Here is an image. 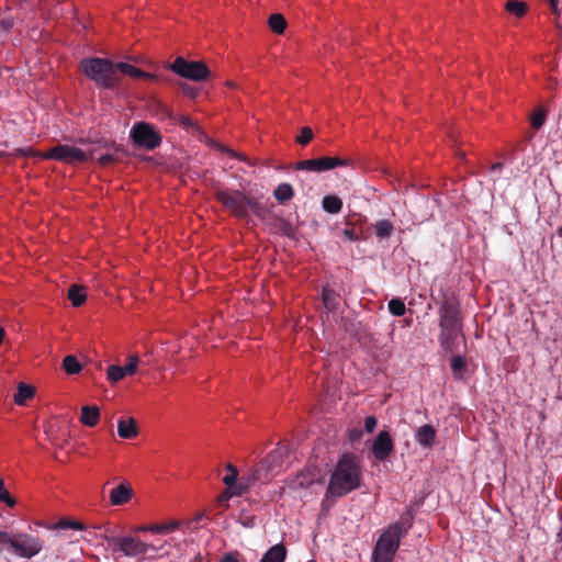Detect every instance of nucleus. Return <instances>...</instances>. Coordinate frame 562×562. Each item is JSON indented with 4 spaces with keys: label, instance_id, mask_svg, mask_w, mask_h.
I'll list each match as a JSON object with an SVG mask.
<instances>
[{
    "label": "nucleus",
    "instance_id": "32",
    "mask_svg": "<svg viewBox=\"0 0 562 562\" xmlns=\"http://www.w3.org/2000/svg\"><path fill=\"white\" fill-rule=\"evenodd\" d=\"M168 116L173 120L176 123H178L180 126H182L184 130H198L196 124L192 121V119L188 115H175L168 110Z\"/></svg>",
    "mask_w": 562,
    "mask_h": 562
},
{
    "label": "nucleus",
    "instance_id": "13",
    "mask_svg": "<svg viewBox=\"0 0 562 562\" xmlns=\"http://www.w3.org/2000/svg\"><path fill=\"white\" fill-rule=\"evenodd\" d=\"M436 437L437 430L429 424L419 427L415 434L416 441L424 448H431L435 445Z\"/></svg>",
    "mask_w": 562,
    "mask_h": 562
},
{
    "label": "nucleus",
    "instance_id": "57",
    "mask_svg": "<svg viewBox=\"0 0 562 562\" xmlns=\"http://www.w3.org/2000/svg\"><path fill=\"white\" fill-rule=\"evenodd\" d=\"M1 23H2V25H3V26H5V27L10 26V23H9V22H5L4 20H2V22H1Z\"/></svg>",
    "mask_w": 562,
    "mask_h": 562
},
{
    "label": "nucleus",
    "instance_id": "31",
    "mask_svg": "<svg viewBox=\"0 0 562 562\" xmlns=\"http://www.w3.org/2000/svg\"><path fill=\"white\" fill-rule=\"evenodd\" d=\"M547 120V111L539 106L537 108L530 116V124L535 130H539L543 126Z\"/></svg>",
    "mask_w": 562,
    "mask_h": 562
},
{
    "label": "nucleus",
    "instance_id": "56",
    "mask_svg": "<svg viewBox=\"0 0 562 562\" xmlns=\"http://www.w3.org/2000/svg\"><path fill=\"white\" fill-rule=\"evenodd\" d=\"M3 336H4V330H3V328L0 326V345L2 344Z\"/></svg>",
    "mask_w": 562,
    "mask_h": 562
},
{
    "label": "nucleus",
    "instance_id": "26",
    "mask_svg": "<svg viewBox=\"0 0 562 562\" xmlns=\"http://www.w3.org/2000/svg\"><path fill=\"white\" fill-rule=\"evenodd\" d=\"M450 367L453 376L456 379H462L467 370V360L463 356H453L451 358Z\"/></svg>",
    "mask_w": 562,
    "mask_h": 562
},
{
    "label": "nucleus",
    "instance_id": "41",
    "mask_svg": "<svg viewBox=\"0 0 562 562\" xmlns=\"http://www.w3.org/2000/svg\"><path fill=\"white\" fill-rule=\"evenodd\" d=\"M0 502L5 503L9 507H13L15 505V501L4 488V481L2 479H0Z\"/></svg>",
    "mask_w": 562,
    "mask_h": 562
},
{
    "label": "nucleus",
    "instance_id": "58",
    "mask_svg": "<svg viewBox=\"0 0 562 562\" xmlns=\"http://www.w3.org/2000/svg\"><path fill=\"white\" fill-rule=\"evenodd\" d=\"M450 137H451V138H453V140L456 142V138H454V137H456V134H454V132H451Z\"/></svg>",
    "mask_w": 562,
    "mask_h": 562
},
{
    "label": "nucleus",
    "instance_id": "9",
    "mask_svg": "<svg viewBox=\"0 0 562 562\" xmlns=\"http://www.w3.org/2000/svg\"><path fill=\"white\" fill-rule=\"evenodd\" d=\"M351 160L348 158L339 157H321L316 159L301 160L296 164V170H306L312 172H323L331 170L336 167L349 166Z\"/></svg>",
    "mask_w": 562,
    "mask_h": 562
},
{
    "label": "nucleus",
    "instance_id": "44",
    "mask_svg": "<svg viewBox=\"0 0 562 562\" xmlns=\"http://www.w3.org/2000/svg\"><path fill=\"white\" fill-rule=\"evenodd\" d=\"M58 527L60 528H72V529H76V530H81L83 529V525L81 522H78V521H66V520H60L58 522Z\"/></svg>",
    "mask_w": 562,
    "mask_h": 562
},
{
    "label": "nucleus",
    "instance_id": "12",
    "mask_svg": "<svg viewBox=\"0 0 562 562\" xmlns=\"http://www.w3.org/2000/svg\"><path fill=\"white\" fill-rule=\"evenodd\" d=\"M393 449V440L386 430L378 434L371 448L374 458L379 461H384L392 453Z\"/></svg>",
    "mask_w": 562,
    "mask_h": 562
},
{
    "label": "nucleus",
    "instance_id": "54",
    "mask_svg": "<svg viewBox=\"0 0 562 562\" xmlns=\"http://www.w3.org/2000/svg\"><path fill=\"white\" fill-rule=\"evenodd\" d=\"M288 448L286 447H279L274 452L282 456L283 453H286Z\"/></svg>",
    "mask_w": 562,
    "mask_h": 562
},
{
    "label": "nucleus",
    "instance_id": "2",
    "mask_svg": "<svg viewBox=\"0 0 562 562\" xmlns=\"http://www.w3.org/2000/svg\"><path fill=\"white\" fill-rule=\"evenodd\" d=\"M413 514L408 510L400 520L390 525L380 536L372 553L373 562H392L400 547L401 539L405 537L413 526Z\"/></svg>",
    "mask_w": 562,
    "mask_h": 562
},
{
    "label": "nucleus",
    "instance_id": "40",
    "mask_svg": "<svg viewBox=\"0 0 562 562\" xmlns=\"http://www.w3.org/2000/svg\"><path fill=\"white\" fill-rule=\"evenodd\" d=\"M16 535L0 530V544L8 546L12 551L14 549Z\"/></svg>",
    "mask_w": 562,
    "mask_h": 562
},
{
    "label": "nucleus",
    "instance_id": "7",
    "mask_svg": "<svg viewBox=\"0 0 562 562\" xmlns=\"http://www.w3.org/2000/svg\"><path fill=\"white\" fill-rule=\"evenodd\" d=\"M178 76L194 80L202 81L210 76V69L203 61H189L184 57H177L168 67Z\"/></svg>",
    "mask_w": 562,
    "mask_h": 562
},
{
    "label": "nucleus",
    "instance_id": "25",
    "mask_svg": "<svg viewBox=\"0 0 562 562\" xmlns=\"http://www.w3.org/2000/svg\"><path fill=\"white\" fill-rule=\"evenodd\" d=\"M322 206L327 213L337 214L342 209V201L337 195L329 194L323 198Z\"/></svg>",
    "mask_w": 562,
    "mask_h": 562
},
{
    "label": "nucleus",
    "instance_id": "8",
    "mask_svg": "<svg viewBox=\"0 0 562 562\" xmlns=\"http://www.w3.org/2000/svg\"><path fill=\"white\" fill-rule=\"evenodd\" d=\"M42 158L58 160L66 164L86 162L88 160V156L82 149L61 144L43 153Z\"/></svg>",
    "mask_w": 562,
    "mask_h": 562
},
{
    "label": "nucleus",
    "instance_id": "52",
    "mask_svg": "<svg viewBox=\"0 0 562 562\" xmlns=\"http://www.w3.org/2000/svg\"><path fill=\"white\" fill-rule=\"evenodd\" d=\"M30 153H31L30 148H27V149H24V148L16 149V155H19V156H27Z\"/></svg>",
    "mask_w": 562,
    "mask_h": 562
},
{
    "label": "nucleus",
    "instance_id": "6",
    "mask_svg": "<svg viewBox=\"0 0 562 562\" xmlns=\"http://www.w3.org/2000/svg\"><path fill=\"white\" fill-rule=\"evenodd\" d=\"M130 136L137 147L153 150L160 146L161 135L147 122H137L131 130Z\"/></svg>",
    "mask_w": 562,
    "mask_h": 562
},
{
    "label": "nucleus",
    "instance_id": "39",
    "mask_svg": "<svg viewBox=\"0 0 562 562\" xmlns=\"http://www.w3.org/2000/svg\"><path fill=\"white\" fill-rule=\"evenodd\" d=\"M127 360V364L123 367L124 372L126 373V375H133L137 370L139 359L136 355H131L128 356Z\"/></svg>",
    "mask_w": 562,
    "mask_h": 562
},
{
    "label": "nucleus",
    "instance_id": "29",
    "mask_svg": "<svg viewBox=\"0 0 562 562\" xmlns=\"http://www.w3.org/2000/svg\"><path fill=\"white\" fill-rule=\"evenodd\" d=\"M63 369L68 374H77L82 370V367L75 356L69 355L63 359Z\"/></svg>",
    "mask_w": 562,
    "mask_h": 562
},
{
    "label": "nucleus",
    "instance_id": "36",
    "mask_svg": "<svg viewBox=\"0 0 562 562\" xmlns=\"http://www.w3.org/2000/svg\"><path fill=\"white\" fill-rule=\"evenodd\" d=\"M124 376H126V373L124 372L123 367L112 364L108 368V379L112 383H116L120 380H122Z\"/></svg>",
    "mask_w": 562,
    "mask_h": 562
},
{
    "label": "nucleus",
    "instance_id": "4",
    "mask_svg": "<svg viewBox=\"0 0 562 562\" xmlns=\"http://www.w3.org/2000/svg\"><path fill=\"white\" fill-rule=\"evenodd\" d=\"M80 71L97 86L114 89L119 85V76L114 63L106 58L89 57L80 61Z\"/></svg>",
    "mask_w": 562,
    "mask_h": 562
},
{
    "label": "nucleus",
    "instance_id": "53",
    "mask_svg": "<svg viewBox=\"0 0 562 562\" xmlns=\"http://www.w3.org/2000/svg\"><path fill=\"white\" fill-rule=\"evenodd\" d=\"M503 165L501 162H495L491 166V171L492 172H496V171H501Z\"/></svg>",
    "mask_w": 562,
    "mask_h": 562
},
{
    "label": "nucleus",
    "instance_id": "51",
    "mask_svg": "<svg viewBox=\"0 0 562 562\" xmlns=\"http://www.w3.org/2000/svg\"><path fill=\"white\" fill-rule=\"evenodd\" d=\"M221 562H239V561L235 553L229 552V553L224 554V557L221 559Z\"/></svg>",
    "mask_w": 562,
    "mask_h": 562
},
{
    "label": "nucleus",
    "instance_id": "14",
    "mask_svg": "<svg viewBox=\"0 0 562 562\" xmlns=\"http://www.w3.org/2000/svg\"><path fill=\"white\" fill-rule=\"evenodd\" d=\"M460 329H440L439 342L443 350L453 352L458 347Z\"/></svg>",
    "mask_w": 562,
    "mask_h": 562
},
{
    "label": "nucleus",
    "instance_id": "27",
    "mask_svg": "<svg viewBox=\"0 0 562 562\" xmlns=\"http://www.w3.org/2000/svg\"><path fill=\"white\" fill-rule=\"evenodd\" d=\"M505 10L516 18H522L527 12V3L517 0H508Z\"/></svg>",
    "mask_w": 562,
    "mask_h": 562
},
{
    "label": "nucleus",
    "instance_id": "23",
    "mask_svg": "<svg viewBox=\"0 0 562 562\" xmlns=\"http://www.w3.org/2000/svg\"><path fill=\"white\" fill-rule=\"evenodd\" d=\"M67 297L71 301L72 306H81L87 300L86 288L79 284H72L68 290Z\"/></svg>",
    "mask_w": 562,
    "mask_h": 562
},
{
    "label": "nucleus",
    "instance_id": "1",
    "mask_svg": "<svg viewBox=\"0 0 562 562\" xmlns=\"http://www.w3.org/2000/svg\"><path fill=\"white\" fill-rule=\"evenodd\" d=\"M361 482L362 471L358 458L352 453L342 454L331 471L322 509H329L334 505L333 498L344 497L358 490Z\"/></svg>",
    "mask_w": 562,
    "mask_h": 562
},
{
    "label": "nucleus",
    "instance_id": "30",
    "mask_svg": "<svg viewBox=\"0 0 562 562\" xmlns=\"http://www.w3.org/2000/svg\"><path fill=\"white\" fill-rule=\"evenodd\" d=\"M393 224L387 220H381L374 225L375 235L379 238H387L393 233Z\"/></svg>",
    "mask_w": 562,
    "mask_h": 562
},
{
    "label": "nucleus",
    "instance_id": "16",
    "mask_svg": "<svg viewBox=\"0 0 562 562\" xmlns=\"http://www.w3.org/2000/svg\"><path fill=\"white\" fill-rule=\"evenodd\" d=\"M117 434L123 439H133L138 435V427L135 418H120L117 422Z\"/></svg>",
    "mask_w": 562,
    "mask_h": 562
},
{
    "label": "nucleus",
    "instance_id": "19",
    "mask_svg": "<svg viewBox=\"0 0 562 562\" xmlns=\"http://www.w3.org/2000/svg\"><path fill=\"white\" fill-rule=\"evenodd\" d=\"M100 418V411L98 406H82L80 422L88 427H94Z\"/></svg>",
    "mask_w": 562,
    "mask_h": 562
},
{
    "label": "nucleus",
    "instance_id": "3",
    "mask_svg": "<svg viewBox=\"0 0 562 562\" xmlns=\"http://www.w3.org/2000/svg\"><path fill=\"white\" fill-rule=\"evenodd\" d=\"M215 199L237 218H247L250 213L263 218L266 209L239 190L222 189L215 192Z\"/></svg>",
    "mask_w": 562,
    "mask_h": 562
},
{
    "label": "nucleus",
    "instance_id": "28",
    "mask_svg": "<svg viewBox=\"0 0 562 562\" xmlns=\"http://www.w3.org/2000/svg\"><path fill=\"white\" fill-rule=\"evenodd\" d=\"M268 24L272 32L282 34L286 27V21L280 13H273L269 16Z\"/></svg>",
    "mask_w": 562,
    "mask_h": 562
},
{
    "label": "nucleus",
    "instance_id": "33",
    "mask_svg": "<svg viewBox=\"0 0 562 562\" xmlns=\"http://www.w3.org/2000/svg\"><path fill=\"white\" fill-rule=\"evenodd\" d=\"M342 236L349 241H356L360 238L361 231L355 224L347 222L341 229Z\"/></svg>",
    "mask_w": 562,
    "mask_h": 562
},
{
    "label": "nucleus",
    "instance_id": "50",
    "mask_svg": "<svg viewBox=\"0 0 562 562\" xmlns=\"http://www.w3.org/2000/svg\"><path fill=\"white\" fill-rule=\"evenodd\" d=\"M239 521L247 528H252L255 526V517L240 518Z\"/></svg>",
    "mask_w": 562,
    "mask_h": 562
},
{
    "label": "nucleus",
    "instance_id": "38",
    "mask_svg": "<svg viewBox=\"0 0 562 562\" xmlns=\"http://www.w3.org/2000/svg\"><path fill=\"white\" fill-rule=\"evenodd\" d=\"M313 130L308 126H304L301 128V134L296 137V142L302 146H306L313 139Z\"/></svg>",
    "mask_w": 562,
    "mask_h": 562
},
{
    "label": "nucleus",
    "instance_id": "45",
    "mask_svg": "<svg viewBox=\"0 0 562 562\" xmlns=\"http://www.w3.org/2000/svg\"><path fill=\"white\" fill-rule=\"evenodd\" d=\"M378 420L374 416H368L364 420V429L368 432H372L376 427Z\"/></svg>",
    "mask_w": 562,
    "mask_h": 562
},
{
    "label": "nucleus",
    "instance_id": "49",
    "mask_svg": "<svg viewBox=\"0 0 562 562\" xmlns=\"http://www.w3.org/2000/svg\"><path fill=\"white\" fill-rule=\"evenodd\" d=\"M549 3H550V8H551L552 13L555 16H559L560 15L559 0H549Z\"/></svg>",
    "mask_w": 562,
    "mask_h": 562
},
{
    "label": "nucleus",
    "instance_id": "43",
    "mask_svg": "<svg viewBox=\"0 0 562 562\" xmlns=\"http://www.w3.org/2000/svg\"><path fill=\"white\" fill-rule=\"evenodd\" d=\"M181 90L186 95L192 99L199 94V90L195 87L189 86L188 83L181 85Z\"/></svg>",
    "mask_w": 562,
    "mask_h": 562
},
{
    "label": "nucleus",
    "instance_id": "35",
    "mask_svg": "<svg viewBox=\"0 0 562 562\" xmlns=\"http://www.w3.org/2000/svg\"><path fill=\"white\" fill-rule=\"evenodd\" d=\"M178 526H179L178 522H171L168 525H153L149 527H142L140 530L142 531L148 530L154 533H167V532L175 530Z\"/></svg>",
    "mask_w": 562,
    "mask_h": 562
},
{
    "label": "nucleus",
    "instance_id": "21",
    "mask_svg": "<svg viewBox=\"0 0 562 562\" xmlns=\"http://www.w3.org/2000/svg\"><path fill=\"white\" fill-rule=\"evenodd\" d=\"M286 549L282 543L272 546L261 558L260 562H284Z\"/></svg>",
    "mask_w": 562,
    "mask_h": 562
},
{
    "label": "nucleus",
    "instance_id": "5",
    "mask_svg": "<svg viewBox=\"0 0 562 562\" xmlns=\"http://www.w3.org/2000/svg\"><path fill=\"white\" fill-rule=\"evenodd\" d=\"M108 546L113 552H121L123 555L128 558H136L151 551H157V548L153 544H148L142 541L137 537L126 536H110L105 538Z\"/></svg>",
    "mask_w": 562,
    "mask_h": 562
},
{
    "label": "nucleus",
    "instance_id": "10",
    "mask_svg": "<svg viewBox=\"0 0 562 562\" xmlns=\"http://www.w3.org/2000/svg\"><path fill=\"white\" fill-rule=\"evenodd\" d=\"M440 329H462L458 303L446 297L439 308Z\"/></svg>",
    "mask_w": 562,
    "mask_h": 562
},
{
    "label": "nucleus",
    "instance_id": "34",
    "mask_svg": "<svg viewBox=\"0 0 562 562\" xmlns=\"http://www.w3.org/2000/svg\"><path fill=\"white\" fill-rule=\"evenodd\" d=\"M387 307L390 313L394 316H403L406 311L404 302L397 297L390 300Z\"/></svg>",
    "mask_w": 562,
    "mask_h": 562
},
{
    "label": "nucleus",
    "instance_id": "24",
    "mask_svg": "<svg viewBox=\"0 0 562 562\" xmlns=\"http://www.w3.org/2000/svg\"><path fill=\"white\" fill-rule=\"evenodd\" d=\"M273 196L279 203L284 204L294 196V190L290 183L283 182L274 189Z\"/></svg>",
    "mask_w": 562,
    "mask_h": 562
},
{
    "label": "nucleus",
    "instance_id": "47",
    "mask_svg": "<svg viewBox=\"0 0 562 562\" xmlns=\"http://www.w3.org/2000/svg\"><path fill=\"white\" fill-rule=\"evenodd\" d=\"M361 437H362V430L357 429V428L349 430V439H350L351 441H357V440H359Z\"/></svg>",
    "mask_w": 562,
    "mask_h": 562
},
{
    "label": "nucleus",
    "instance_id": "18",
    "mask_svg": "<svg viewBox=\"0 0 562 562\" xmlns=\"http://www.w3.org/2000/svg\"><path fill=\"white\" fill-rule=\"evenodd\" d=\"M35 387L26 384L24 382H20L18 384V392L14 394L13 401L19 406L26 405V402L34 397L35 395Z\"/></svg>",
    "mask_w": 562,
    "mask_h": 562
},
{
    "label": "nucleus",
    "instance_id": "37",
    "mask_svg": "<svg viewBox=\"0 0 562 562\" xmlns=\"http://www.w3.org/2000/svg\"><path fill=\"white\" fill-rule=\"evenodd\" d=\"M257 477L254 475L252 477L248 479L247 481H245V479L243 477L240 481H236L235 485L231 488L233 490L231 495H241L243 493H245L248 487L250 486V483L256 481Z\"/></svg>",
    "mask_w": 562,
    "mask_h": 562
},
{
    "label": "nucleus",
    "instance_id": "55",
    "mask_svg": "<svg viewBox=\"0 0 562 562\" xmlns=\"http://www.w3.org/2000/svg\"><path fill=\"white\" fill-rule=\"evenodd\" d=\"M226 470L228 471V473H232L233 471H238L236 467H234L232 463L226 464Z\"/></svg>",
    "mask_w": 562,
    "mask_h": 562
},
{
    "label": "nucleus",
    "instance_id": "42",
    "mask_svg": "<svg viewBox=\"0 0 562 562\" xmlns=\"http://www.w3.org/2000/svg\"><path fill=\"white\" fill-rule=\"evenodd\" d=\"M238 479V471H233L232 473H227L224 477H223V483L228 487V488H232L236 481Z\"/></svg>",
    "mask_w": 562,
    "mask_h": 562
},
{
    "label": "nucleus",
    "instance_id": "46",
    "mask_svg": "<svg viewBox=\"0 0 562 562\" xmlns=\"http://www.w3.org/2000/svg\"><path fill=\"white\" fill-rule=\"evenodd\" d=\"M114 161H115V157L111 154H104L98 158V162L103 167L109 166V165L113 164Z\"/></svg>",
    "mask_w": 562,
    "mask_h": 562
},
{
    "label": "nucleus",
    "instance_id": "11",
    "mask_svg": "<svg viewBox=\"0 0 562 562\" xmlns=\"http://www.w3.org/2000/svg\"><path fill=\"white\" fill-rule=\"evenodd\" d=\"M43 549V541L27 533H18L13 552L21 558L31 559Z\"/></svg>",
    "mask_w": 562,
    "mask_h": 562
},
{
    "label": "nucleus",
    "instance_id": "48",
    "mask_svg": "<svg viewBox=\"0 0 562 562\" xmlns=\"http://www.w3.org/2000/svg\"><path fill=\"white\" fill-rule=\"evenodd\" d=\"M282 229H283L284 235H286L288 237H292L294 235V227L288 222L283 223Z\"/></svg>",
    "mask_w": 562,
    "mask_h": 562
},
{
    "label": "nucleus",
    "instance_id": "20",
    "mask_svg": "<svg viewBox=\"0 0 562 562\" xmlns=\"http://www.w3.org/2000/svg\"><path fill=\"white\" fill-rule=\"evenodd\" d=\"M322 301L326 310L334 312L339 307L340 295L335 290L325 286L322 291Z\"/></svg>",
    "mask_w": 562,
    "mask_h": 562
},
{
    "label": "nucleus",
    "instance_id": "22",
    "mask_svg": "<svg viewBox=\"0 0 562 562\" xmlns=\"http://www.w3.org/2000/svg\"><path fill=\"white\" fill-rule=\"evenodd\" d=\"M114 68H115V71L119 70L122 74L127 75L133 78H146L147 79V78L155 77L154 75H150L131 64L123 63V61L114 64Z\"/></svg>",
    "mask_w": 562,
    "mask_h": 562
},
{
    "label": "nucleus",
    "instance_id": "15",
    "mask_svg": "<svg viewBox=\"0 0 562 562\" xmlns=\"http://www.w3.org/2000/svg\"><path fill=\"white\" fill-rule=\"evenodd\" d=\"M133 495V490L130 484L122 483L114 487L110 493L112 505H123L127 503Z\"/></svg>",
    "mask_w": 562,
    "mask_h": 562
},
{
    "label": "nucleus",
    "instance_id": "17",
    "mask_svg": "<svg viewBox=\"0 0 562 562\" xmlns=\"http://www.w3.org/2000/svg\"><path fill=\"white\" fill-rule=\"evenodd\" d=\"M318 473L315 470H305L295 475L291 484L294 488H306L317 481Z\"/></svg>",
    "mask_w": 562,
    "mask_h": 562
}]
</instances>
